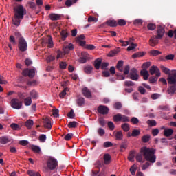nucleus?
<instances>
[{"instance_id": "a18cd8bd", "label": "nucleus", "mask_w": 176, "mask_h": 176, "mask_svg": "<svg viewBox=\"0 0 176 176\" xmlns=\"http://www.w3.org/2000/svg\"><path fill=\"white\" fill-rule=\"evenodd\" d=\"M149 140H151V135H144L142 138V142H148L149 141Z\"/></svg>"}, {"instance_id": "4be33fe9", "label": "nucleus", "mask_w": 176, "mask_h": 176, "mask_svg": "<svg viewBox=\"0 0 176 176\" xmlns=\"http://www.w3.org/2000/svg\"><path fill=\"white\" fill-rule=\"evenodd\" d=\"M106 24L109 25V27H117L118 26V22L115 20H109L106 22Z\"/></svg>"}, {"instance_id": "0e129e2a", "label": "nucleus", "mask_w": 176, "mask_h": 176, "mask_svg": "<svg viewBox=\"0 0 176 176\" xmlns=\"http://www.w3.org/2000/svg\"><path fill=\"white\" fill-rule=\"evenodd\" d=\"M67 116L70 119H74V118H75V113L74 112V110H71L70 112L67 114Z\"/></svg>"}, {"instance_id": "2eb2a0df", "label": "nucleus", "mask_w": 176, "mask_h": 176, "mask_svg": "<svg viewBox=\"0 0 176 176\" xmlns=\"http://www.w3.org/2000/svg\"><path fill=\"white\" fill-rule=\"evenodd\" d=\"M11 142H12V138L8 136L0 137V144H6Z\"/></svg>"}, {"instance_id": "f257e3e1", "label": "nucleus", "mask_w": 176, "mask_h": 176, "mask_svg": "<svg viewBox=\"0 0 176 176\" xmlns=\"http://www.w3.org/2000/svg\"><path fill=\"white\" fill-rule=\"evenodd\" d=\"M14 16L12 18V24L19 27L21 23V20L24 19V16L27 14V10L22 5H18L14 8Z\"/></svg>"}, {"instance_id": "2f4dec72", "label": "nucleus", "mask_w": 176, "mask_h": 176, "mask_svg": "<svg viewBox=\"0 0 176 176\" xmlns=\"http://www.w3.org/2000/svg\"><path fill=\"white\" fill-rule=\"evenodd\" d=\"M60 35L62 36V41H65L67 39V37L68 36V32L67 30H62L60 32Z\"/></svg>"}, {"instance_id": "5fc2aeb1", "label": "nucleus", "mask_w": 176, "mask_h": 176, "mask_svg": "<svg viewBox=\"0 0 176 176\" xmlns=\"http://www.w3.org/2000/svg\"><path fill=\"white\" fill-rule=\"evenodd\" d=\"M108 127L110 130H115V124H113V122L109 121L107 123Z\"/></svg>"}, {"instance_id": "e433bc0d", "label": "nucleus", "mask_w": 176, "mask_h": 176, "mask_svg": "<svg viewBox=\"0 0 176 176\" xmlns=\"http://www.w3.org/2000/svg\"><path fill=\"white\" fill-rule=\"evenodd\" d=\"M175 91H176V86H171L167 90L168 94H174V93H175Z\"/></svg>"}, {"instance_id": "7ed1b4c3", "label": "nucleus", "mask_w": 176, "mask_h": 176, "mask_svg": "<svg viewBox=\"0 0 176 176\" xmlns=\"http://www.w3.org/2000/svg\"><path fill=\"white\" fill-rule=\"evenodd\" d=\"M28 47V44L24 38L21 37L19 40V49L21 52H25Z\"/></svg>"}, {"instance_id": "f3484780", "label": "nucleus", "mask_w": 176, "mask_h": 176, "mask_svg": "<svg viewBox=\"0 0 176 176\" xmlns=\"http://www.w3.org/2000/svg\"><path fill=\"white\" fill-rule=\"evenodd\" d=\"M50 20H52V21H56L57 20H60V19H61V15L58 14H50Z\"/></svg>"}, {"instance_id": "8fccbe9b", "label": "nucleus", "mask_w": 176, "mask_h": 176, "mask_svg": "<svg viewBox=\"0 0 176 176\" xmlns=\"http://www.w3.org/2000/svg\"><path fill=\"white\" fill-rule=\"evenodd\" d=\"M161 96V94L155 93L151 95V98L152 100H157V98H160Z\"/></svg>"}, {"instance_id": "338daca9", "label": "nucleus", "mask_w": 176, "mask_h": 176, "mask_svg": "<svg viewBox=\"0 0 176 176\" xmlns=\"http://www.w3.org/2000/svg\"><path fill=\"white\" fill-rule=\"evenodd\" d=\"M39 141L41 142H45L46 141V135H41L39 136Z\"/></svg>"}, {"instance_id": "72a5a7b5", "label": "nucleus", "mask_w": 176, "mask_h": 176, "mask_svg": "<svg viewBox=\"0 0 176 176\" xmlns=\"http://www.w3.org/2000/svg\"><path fill=\"white\" fill-rule=\"evenodd\" d=\"M122 130L127 133L130 130V125L127 123H125L121 126Z\"/></svg>"}, {"instance_id": "680f3d73", "label": "nucleus", "mask_w": 176, "mask_h": 176, "mask_svg": "<svg viewBox=\"0 0 176 176\" xmlns=\"http://www.w3.org/2000/svg\"><path fill=\"white\" fill-rule=\"evenodd\" d=\"M30 96L32 97V98H38V93H36V91H30Z\"/></svg>"}, {"instance_id": "f8f14e48", "label": "nucleus", "mask_w": 176, "mask_h": 176, "mask_svg": "<svg viewBox=\"0 0 176 176\" xmlns=\"http://www.w3.org/2000/svg\"><path fill=\"white\" fill-rule=\"evenodd\" d=\"M113 135L118 141H122L123 140V132L122 131H114Z\"/></svg>"}, {"instance_id": "6e6d98bb", "label": "nucleus", "mask_w": 176, "mask_h": 176, "mask_svg": "<svg viewBox=\"0 0 176 176\" xmlns=\"http://www.w3.org/2000/svg\"><path fill=\"white\" fill-rule=\"evenodd\" d=\"M147 27L151 31H153V30L156 29V25L153 23H149Z\"/></svg>"}, {"instance_id": "13d9d810", "label": "nucleus", "mask_w": 176, "mask_h": 176, "mask_svg": "<svg viewBox=\"0 0 176 176\" xmlns=\"http://www.w3.org/2000/svg\"><path fill=\"white\" fill-rule=\"evenodd\" d=\"M131 122L133 123V124H138L140 120H138V118L133 117L131 118Z\"/></svg>"}, {"instance_id": "9b49d317", "label": "nucleus", "mask_w": 176, "mask_h": 176, "mask_svg": "<svg viewBox=\"0 0 176 176\" xmlns=\"http://www.w3.org/2000/svg\"><path fill=\"white\" fill-rule=\"evenodd\" d=\"M164 32H166L164 28L159 27L157 30L156 37L158 38V39H162V38H163L164 36Z\"/></svg>"}, {"instance_id": "4c0bfd02", "label": "nucleus", "mask_w": 176, "mask_h": 176, "mask_svg": "<svg viewBox=\"0 0 176 176\" xmlns=\"http://www.w3.org/2000/svg\"><path fill=\"white\" fill-rule=\"evenodd\" d=\"M146 123L151 127H155L156 126V121L154 120H147Z\"/></svg>"}, {"instance_id": "09e8293b", "label": "nucleus", "mask_w": 176, "mask_h": 176, "mask_svg": "<svg viewBox=\"0 0 176 176\" xmlns=\"http://www.w3.org/2000/svg\"><path fill=\"white\" fill-rule=\"evenodd\" d=\"M10 127L12 130H20V126L16 123L11 124Z\"/></svg>"}, {"instance_id": "dca6fc26", "label": "nucleus", "mask_w": 176, "mask_h": 176, "mask_svg": "<svg viewBox=\"0 0 176 176\" xmlns=\"http://www.w3.org/2000/svg\"><path fill=\"white\" fill-rule=\"evenodd\" d=\"M140 75L143 76L144 80H148V78H149V72H148L146 69H143L140 72Z\"/></svg>"}, {"instance_id": "9d476101", "label": "nucleus", "mask_w": 176, "mask_h": 176, "mask_svg": "<svg viewBox=\"0 0 176 176\" xmlns=\"http://www.w3.org/2000/svg\"><path fill=\"white\" fill-rule=\"evenodd\" d=\"M98 112L102 115H107L108 114V112H109V109H108V107L106 106L101 105L98 107Z\"/></svg>"}, {"instance_id": "37998d69", "label": "nucleus", "mask_w": 176, "mask_h": 176, "mask_svg": "<svg viewBox=\"0 0 176 176\" xmlns=\"http://www.w3.org/2000/svg\"><path fill=\"white\" fill-rule=\"evenodd\" d=\"M67 91H68V88H65L62 92L60 93L59 96L60 98H64L67 96Z\"/></svg>"}, {"instance_id": "cd10ccee", "label": "nucleus", "mask_w": 176, "mask_h": 176, "mask_svg": "<svg viewBox=\"0 0 176 176\" xmlns=\"http://www.w3.org/2000/svg\"><path fill=\"white\" fill-rule=\"evenodd\" d=\"M161 69L164 72V74H166V75L170 76V74H171V71H170V69L166 67L165 66H161Z\"/></svg>"}, {"instance_id": "1a4fd4ad", "label": "nucleus", "mask_w": 176, "mask_h": 176, "mask_svg": "<svg viewBox=\"0 0 176 176\" xmlns=\"http://www.w3.org/2000/svg\"><path fill=\"white\" fill-rule=\"evenodd\" d=\"M129 76L132 80H138V72L135 68L131 69L129 72Z\"/></svg>"}, {"instance_id": "6e6552de", "label": "nucleus", "mask_w": 176, "mask_h": 176, "mask_svg": "<svg viewBox=\"0 0 176 176\" xmlns=\"http://www.w3.org/2000/svg\"><path fill=\"white\" fill-rule=\"evenodd\" d=\"M150 74L151 75H155V76H157V78H159L162 74L160 73V69H159V67H157V66H152L150 68Z\"/></svg>"}, {"instance_id": "c9c22d12", "label": "nucleus", "mask_w": 176, "mask_h": 176, "mask_svg": "<svg viewBox=\"0 0 176 176\" xmlns=\"http://www.w3.org/2000/svg\"><path fill=\"white\" fill-rule=\"evenodd\" d=\"M168 36H169V38H173L174 36L175 39H176V29L174 31L169 30Z\"/></svg>"}, {"instance_id": "a211bd4d", "label": "nucleus", "mask_w": 176, "mask_h": 176, "mask_svg": "<svg viewBox=\"0 0 176 176\" xmlns=\"http://www.w3.org/2000/svg\"><path fill=\"white\" fill-rule=\"evenodd\" d=\"M83 96L85 97H87V98H90L91 97V92L89 91V89L87 87H84L82 90Z\"/></svg>"}, {"instance_id": "a878e982", "label": "nucleus", "mask_w": 176, "mask_h": 176, "mask_svg": "<svg viewBox=\"0 0 176 176\" xmlns=\"http://www.w3.org/2000/svg\"><path fill=\"white\" fill-rule=\"evenodd\" d=\"M84 71L86 74H91V72H93V67H91V65L85 66L84 68Z\"/></svg>"}, {"instance_id": "3c124183", "label": "nucleus", "mask_w": 176, "mask_h": 176, "mask_svg": "<svg viewBox=\"0 0 176 176\" xmlns=\"http://www.w3.org/2000/svg\"><path fill=\"white\" fill-rule=\"evenodd\" d=\"M118 24V25H120V26L126 25V20H124V19H119L118 21L117 25Z\"/></svg>"}, {"instance_id": "20e7f679", "label": "nucleus", "mask_w": 176, "mask_h": 176, "mask_svg": "<svg viewBox=\"0 0 176 176\" xmlns=\"http://www.w3.org/2000/svg\"><path fill=\"white\" fill-rule=\"evenodd\" d=\"M58 166V162L54 158H49L47 162V166L50 170H54Z\"/></svg>"}, {"instance_id": "58836bf2", "label": "nucleus", "mask_w": 176, "mask_h": 176, "mask_svg": "<svg viewBox=\"0 0 176 176\" xmlns=\"http://www.w3.org/2000/svg\"><path fill=\"white\" fill-rule=\"evenodd\" d=\"M141 134V131L139 129H134L132 131V137H138Z\"/></svg>"}, {"instance_id": "0eeeda50", "label": "nucleus", "mask_w": 176, "mask_h": 176, "mask_svg": "<svg viewBox=\"0 0 176 176\" xmlns=\"http://www.w3.org/2000/svg\"><path fill=\"white\" fill-rule=\"evenodd\" d=\"M23 76H29V78H34L35 76V70L34 69H25L23 71Z\"/></svg>"}, {"instance_id": "a19ab883", "label": "nucleus", "mask_w": 176, "mask_h": 176, "mask_svg": "<svg viewBox=\"0 0 176 176\" xmlns=\"http://www.w3.org/2000/svg\"><path fill=\"white\" fill-rule=\"evenodd\" d=\"M67 126L69 129H75L78 126V122L76 121L70 122Z\"/></svg>"}, {"instance_id": "603ef678", "label": "nucleus", "mask_w": 176, "mask_h": 176, "mask_svg": "<svg viewBox=\"0 0 176 176\" xmlns=\"http://www.w3.org/2000/svg\"><path fill=\"white\" fill-rule=\"evenodd\" d=\"M135 171H137V167H135V165H133L130 168V172L133 175H135Z\"/></svg>"}, {"instance_id": "6ab92c4d", "label": "nucleus", "mask_w": 176, "mask_h": 176, "mask_svg": "<svg viewBox=\"0 0 176 176\" xmlns=\"http://www.w3.org/2000/svg\"><path fill=\"white\" fill-rule=\"evenodd\" d=\"M174 133V130L171 129H165L164 131V135L165 137H171Z\"/></svg>"}, {"instance_id": "39448f33", "label": "nucleus", "mask_w": 176, "mask_h": 176, "mask_svg": "<svg viewBox=\"0 0 176 176\" xmlns=\"http://www.w3.org/2000/svg\"><path fill=\"white\" fill-rule=\"evenodd\" d=\"M11 107L14 109H21L23 102L17 98H14L11 100Z\"/></svg>"}, {"instance_id": "423d86ee", "label": "nucleus", "mask_w": 176, "mask_h": 176, "mask_svg": "<svg viewBox=\"0 0 176 176\" xmlns=\"http://www.w3.org/2000/svg\"><path fill=\"white\" fill-rule=\"evenodd\" d=\"M169 85H176V70H172L168 78Z\"/></svg>"}, {"instance_id": "052dcab7", "label": "nucleus", "mask_w": 176, "mask_h": 176, "mask_svg": "<svg viewBox=\"0 0 176 176\" xmlns=\"http://www.w3.org/2000/svg\"><path fill=\"white\" fill-rule=\"evenodd\" d=\"M81 56L82 57H83L84 58H86L87 60H89V58H90V56H89V53L86 52H82L81 53Z\"/></svg>"}, {"instance_id": "393cba45", "label": "nucleus", "mask_w": 176, "mask_h": 176, "mask_svg": "<svg viewBox=\"0 0 176 176\" xmlns=\"http://www.w3.org/2000/svg\"><path fill=\"white\" fill-rule=\"evenodd\" d=\"M136 160L139 162V163H144L145 162V160L142 157V154H137L136 155Z\"/></svg>"}, {"instance_id": "f03ea898", "label": "nucleus", "mask_w": 176, "mask_h": 176, "mask_svg": "<svg viewBox=\"0 0 176 176\" xmlns=\"http://www.w3.org/2000/svg\"><path fill=\"white\" fill-rule=\"evenodd\" d=\"M140 152L147 162H150V163L156 162L155 150L154 148L144 146L141 148Z\"/></svg>"}, {"instance_id": "4d7b16f0", "label": "nucleus", "mask_w": 176, "mask_h": 176, "mask_svg": "<svg viewBox=\"0 0 176 176\" xmlns=\"http://www.w3.org/2000/svg\"><path fill=\"white\" fill-rule=\"evenodd\" d=\"M108 65H109V63L108 62L102 63H101L102 69H107V68H108Z\"/></svg>"}, {"instance_id": "ddd939ff", "label": "nucleus", "mask_w": 176, "mask_h": 176, "mask_svg": "<svg viewBox=\"0 0 176 176\" xmlns=\"http://www.w3.org/2000/svg\"><path fill=\"white\" fill-rule=\"evenodd\" d=\"M159 38H157L156 36H153L150 38L149 45H151L153 47H155L157 43H159V41L157 40Z\"/></svg>"}, {"instance_id": "bb28decb", "label": "nucleus", "mask_w": 176, "mask_h": 176, "mask_svg": "<svg viewBox=\"0 0 176 176\" xmlns=\"http://www.w3.org/2000/svg\"><path fill=\"white\" fill-rule=\"evenodd\" d=\"M47 44L48 45V47H50L51 49L54 46V43H53V38H52V36H50L48 37Z\"/></svg>"}, {"instance_id": "412c9836", "label": "nucleus", "mask_w": 176, "mask_h": 176, "mask_svg": "<svg viewBox=\"0 0 176 176\" xmlns=\"http://www.w3.org/2000/svg\"><path fill=\"white\" fill-rule=\"evenodd\" d=\"M67 53H68V52H67L65 50L64 52L58 50L57 51V56H56L57 60H58V58H63V57H64V56L65 54H67Z\"/></svg>"}, {"instance_id": "ea45409f", "label": "nucleus", "mask_w": 176, "mask_h": 176, "mask_svg": "<svg viewBox=\"0 0 176 176\" xmlns=\"http://www.w3.org/2000/svg\"><path fill=\"white\" fill-rule=\"evenodd\" d=\"M138 45L134 43H131V45L127 47L126 50L130 52L131 50H134L137 47Z\"/></svg>"}, {"instance_id": "7c9ffc66", "label": "nucleus", "mask_w": 176, "mask_h": 176, "mask_svg": "<svg viewBox=\"0 0 176 176\" xmlns=\"http://www.w3.org/2000/svg\"><path fill=\"white\" fill-rule=\"evenodd\" d=\"M25 126H26L28 129H31L32 126H34V121H32V120H27L25 124Z\"/></svg>"}, {"instance_id": "f704fd0d", "label": "nucleus", "mask_w": 176, "mask_h": 176, "mask_svg": "<svg viewBox=\"0 0 176 176\" xmlns=\"http://www.w3.org/2000/svg\"><path fill=\"white\" fill-rule=\"evenodd\" d=\"M31 149L35 153H39L41 152V148H39V146H35V145L32 146Z\"/></svg>"}, {"instance_id": "4468645a", "label": "nucleus", "mask_w": 176, "mask_h": 176, "mask_svg": "<svg viewBox=\"0 0 176 176\" xmlns=\"http://www.w3.org/2000/svg\"><path fill=\"white\" fill-rule=\"evenodd\" d=\"M43 124L45 129H52V122L50 121V119L47 118L43 120Z\"/></svg>"}, {"instance_id": "c85d7f7f", "label": "nucleus", "mask_w": 176, "mask_h": 176, "mask_svg": "<svg viewBox=\"0 0 176 176\" xmlns=\"http://www.w3.org/2000/svg\"><path fill=\"white\" fill-rule=\"evenodd\" d=\"M24 101L25 107H30L32 104V99L30 97L25 98Z\"/></svg>"}, {"instance_id": "bf43d9fd", "label": "nucleus", "mask_w": 176, "mask_h": 176, "mask_svg": "<svg viewBox=\"0 0 176 176\" xmlns=\"http://www.w3.org/2000/svg\"><path fill=\"white\" fill-rule=\"evenodd\" d=\"M59 67H60V69H65V68H67V63L60 62L59 64Z\"/></svg>"}, {"instance_id": "473e14b6", "label": "nucleus", "mask_w": 176, "mask_h": 176, "mask_svg": "<svg viewBox=\"0 0 176 176\" xmlns=\"http://www.w3.org/2000/svg\"><path fill=\"white\" fill-rule=\"evenodd\" d=\"M114 122H122V114L118 113L113 116Z\"/></svg>"}, {"instance_id": "5701e85b", "label": "nucleus", "mask_w": 176, "mask_h": 176, "mask_svg": "<svg viewBox=\"0 0 176 176\" xmlns=\"http://www.w3.org/2000/svg\"><path fill=\"white\" fill-rule=\"evenodd\" d=\"M104 164H109L111 163V155L109 154L104 155Z\"/></svg>"}, {"instance_id": "49530a36", "label": "nucleus", "mask_w": 176, "mask_h": 176, "mask_svg": "<svg viewBox=\"0 0 176 176\" xmlns=\"http://www.w3.org/2000/svg\"><path fill=\"white\" fill-rule=\"evenodd\" d=\"M98 134L100 136L102 137L105 135V130L102 128H99L98 129Z\"/></svg>"}, {"instance_id": "b1692460", "label": "nucleus", "mask_w": 176, "mask_h": 176, "mask_svg": "<svg viewBox=\"0 0 176 176\" xmlns=\"http://www.w3.org/2000/svg\"><path fill=\"white\" fill-rule=\"evenodd\" d=\"M119 49H120V48L118 47L117 50L110 51L108 56L109 57H114V56H116V54H118V53H119Z\"/></svg>"}, {"instance_id": "69168bd1", "label": "nucleus", "mask_w": 176, "mask_h": 176, "mask_svg": "<svg viewBox=\"0 0 176 176\" xmlns=\"http://www.w3.org/2000/svg\"><path fill=\"white\" fill-rule=\"evenodd\" d=\"M124 85L127 87H130L131 86H134V82H133V81H125Z\"/></svg>"}, {"instance_id": "c756f323", "label": "nucleus", "mask_w": 176, "mask_h": 176, "mask_svg": "<svg viewBox=\"0 0 176 176\" xmlns=\"http://www.w3.org/2000/svg\"><path fill=\"white\" fill-rule=\"evenodd\" d=\"M117 69H118V71H120V72H122V71H123V60H119L117 63Z\"/></svg>"}, {"instance_id": "de8ad7c7", "label": "nucleus", "mask_w": 176, "mask_h": 176, "mask_svg": "<svg viewBox=\"0 0 176 176\" xmlns=\"http://www.w3.org/2000/svg\"><path fill=\"white\" fill-rule=\"evenodd\" d=\"M150 54H151V56H159V54H162V52L159 50H153L150 51Z\"/></svg>"}, {"instance_id": "c03bdc74", "label": "nucleus", "mask_w": 176, "mask_h": 176, "mask_svg": "<svg viewBox=\"0 0 176 176\" xmlns=\"http://www.w3.org/2000/svg\"><path fill=\"white\" fill-rule=\"evenodd\" d=\"M77 104L78 107H82L85 104V98H79L77 99Z\"/></svg>"}, {"instance_id": "79ce46f5", "label": "nucleus", "mask_w": 176, "mask_h": 176, "mask_svg": "<svg viewBox=\"0 0 176 176\" xmlns=\"http://www.w3.org/2000/svg\"><path fill=\"white\" fill-rule=\"evenodd\" d=\"M28 174L30 176H41V174H39V173L36 172L34 170H28Z\"/></svg>"}, {"instance_id": "aec40b11", "label": "nucleus", "mask_w": 176, "mask_h": 176, "mask_svg": "<svg viewBox=\"0 0 176 176\" xmlns=\"http://www.w3.org/2000/svg\"><path fill=\"white\" fill-rule=\"evenodd\" d=\"M101 63H102V59H101V58H98L95 60L94 67L96 69H100V67H101Z\"/></svg>"}, {"instance_id": "864d4df0", "label": "nucleus", "mask_w": 176, "mask_h": 176, "mask_svg": "<svg viewBox=\"0 0 176 176\" xmlns=\"http://www.w3.org/2000/svg\"><path fill=\"white\" fill-rule=\"evenodd\" d=\"M158 77L157 76H152L149 78L150 83H156L157 81Z\"/></svg>"}, {"instance_id": "774afa93", "label": "nucleus", "mask_w": 176, "mask_h": 176, "mask_svg": "<svg viewBox=\"0 0 176 176\" xmlns=\"http://www.w3.org/2000/svg\"><path fill=\"white\" fill-rule=\"evenodd\" d=\"M114 108L115 109H120V108H122V103L120 102H116L114 104Z\"/></svg>"}, {"instance_id": "e2e57ef3", "label": "nucleus", "mask_w": 176, "mask_h": 176, "mask_svg": "<svg viewBox=\"0 0 176 176\" xmlns=\"http://www.w3.org/2000/svg\"><path fill=\"white\" fill-rule=\"evenodd\" d=\"M113 144L111 142H106L104 143L103 146L104 148H111Z\"/></svg>"}]
</instances>
